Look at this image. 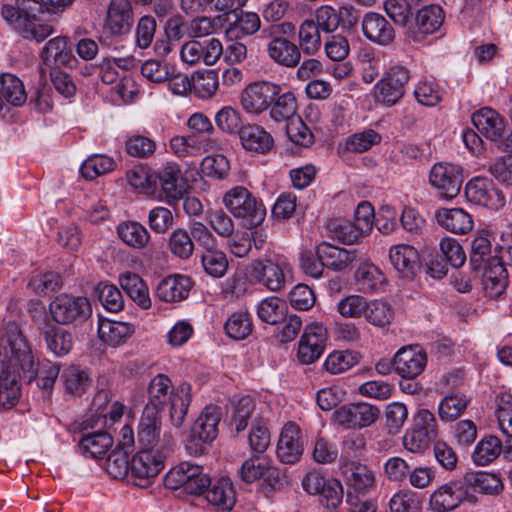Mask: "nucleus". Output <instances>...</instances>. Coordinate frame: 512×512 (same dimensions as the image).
Segmentation results:
<instances>
[{"instance_id":"obj_1","label":"nucleus","mask_w":512,"mask_h":512,"mask_svg":"<svg viewBox=\"0 0 512 512\" xmlns=\"http://www.w3.org/2000/svg\"><path fill=\"white\" fill-rule=\"evenodd\" d=\"M0 360L19 368V376L27 383L33 380L39 388L51 390L60 372V364L45 361L39 364L21 329L15 322L4 325L0 339Z\"/></svg>"},{"instance_id":"obj_2","label":"nucleus","mask_w":512,"mask_h":512,"mask_svg":"<svg viewBox=\"0 0 512 512\" xmlns=\"http://www.w3.org/2000/svg\"><path fill=\"white\" fill-rule=\"evenodd\" d=\"M148 402L144 413L157 414L166 406L169 407V418L175 429H180L190 406L191 385L187 382L173 387L171 379L164 374L154 376L147 388Z\"/></svg>"},{"instance_id":"obj_3","label":"nucleus","mask_w":512,"mask_h":512,"mask_svg":"<svg viewBox=\"0 0 512 512\" xmlns=\"http://www.w3.org/2000/svg\"><path fill=\"white\" fill-rule=\"evenodd\" d=\"M1 15L17 33L27 40H34L39 43L54 32L51 25L42 22L26 6L15 7L5 4L1 8Z\"/></svg>"},{"instance_id":"obj_4","label":"nucleus","mask_w":512,"mask_h":512,"mask_svg":"<svg viewBox=\"0 0 512 512\" xmlns=\"http://www.w3.org/2000/svg\"><path fill=\"white\" fill-rule=\"evenodd\" d=\"M223 203L234 217L246 219L250 226H258L265 219L264 205L243 186H236L227 191Z\"/></svg>"},{"instance_id":"obj_5","label":"nucleus","mask_w":512,"mask_h":512,"mask_svg":"<svg viewBox=\"0 0 512 512\" xmlns=\"http://www.w3.org/2000/svg\"><path fill=\"white\" fill-rule=\"evenodd\" d=\"M164 484L171 490L183 489L186 493L198 495L210 484V478L203 473L201 466L184 461L166 473Z\"/></svg>"},{"instance_id":"obj_6","label":"nucleus","mask_w":512,"mask_h":512,"mask_svg":"<svg viewBox=\"0 0 512 512\" xmlns=\"http://www.w3.org/2000/svg\"><path fill=\"white\" fill-rule=\"evenodd\" d=\"M410 77L409 69L403 65L389 67L374 87L377 101L386 106L398 103L405 95Z\"/></svg>"},{"instance_id":"obj_7","label":"nucleus","mask_w":512,"mask_h":512,"mask_svg":"<svg viewBox=\"0 0 512 512\" xmlns=\"http://www.w3.org/2000/svg\"><path fill=\"white\" fill-rule=\"evenodd\" d=\"M52 319L61 325H69L87 319L92 312L86 297L60 294L49 305Z\"/></svg>"},{"instance_id":"obj_8","label":"nucleus","mask_w":512,"mask_h":512,"mask_svg":"<svg viewBox=\"0 0 512 512\" xmlns=\"http://www.w3.org/2000/svg\"><path fill=\"white\" fill-rule=\"evenodd\" d=\"M178 431L179 429H176L175 434L171 431H164L161 434L156 414L144 413L138 425V442L141 449H161L170 452Z\"/></svg>"},{"instance_id":"obj_9","label":"nucleus","mask_w":512,"mask_h":512,"mask_svg":"<svg viewBox=\"0 0 512 512\" xmlns=\"http://www.w3.org/2000/svg\"><path fill=\"white\" fill-rule=\"evenodd\" d=\"M463 180L462 168L449 162L434 164L429 173L430 184L446 199H453L459 194Z\"/></svg>"},{"instance_id":"obj_10","label":"nucleus","mask_w":512,"mask_h":512,"mask_svg":"<svg viewBox=\"0 0 512 512\" xmlns=\"http://www.w3.org/2000/svg\"><path fill=\"white\" fill-rule=\"evenodd\" d=\"M169 451L161 449H141L130 461V473L138 479L137 485H145L142 482H149L156 477L164 468V463Z\"/></svg>"},{"instance_id":"obj_11","label":"nucleus","mask_w":512,"mask_h":512,"mask_svg":"<svg viewBox=\"0 0 512 512\" xmlns=\"http://www.w3.org/2000/svg\"><path fill=\"white\" fill-rule=\"evenodd\" d=\"M467 200L491 210H499L505 205L503 192L488 178L476 177L465 186Z\"/></svg>"},{"instance_id":"obj_12","label":"nucleus","mask_w":512,"mask_h":512,"mask_svg":"<svg viewBox=\"0 0 512 512\" xmlns=\"http://www.w3.org/2000/svg\"><path fill=\"white\" fill-rule=\"evenodd\" d=\"M246 271L251 282L261 284L271 291H280L285 285L283 267L272 258L254 260L246 267Z\"/></svg>"},{"instance_id":"obj_13","label":"nucleus","mask_w":512,"mask_h":512,"mask_svg":"<svg viewBox=\"0 0 512 512\" xmlns=\"http://www.w3.org/2000/svg\"><path fill=\"white\" fill-rule=\"evenodd\" d=\"M281 87L269 81H257L249 84L241 94V105L246 112L261 113L269 108Z\"/></svg>"},{"instance_id":"obj_14","label":"nucleus","mask_w":512,"mask_h":512,"mask_svg":"<svg viewBox=\"0 0 512 512\" xmlns=\"http://www.w3.org/2000/svg\"><path fill=\"white\" fill-rule=\"evenodd\" d=\"M469 493L462 477L437 488L430 495L429 506L434 512H449L459 507Z\"/></svg>"},{"instance_id":"obj_15","label":"nucleus","mask_w":512,"mask_h":512,"mask_svg":"<svg viewBox=\"0 0 512 512\" xmlns=\"http://www.w3.org/2000/svg\"><path fill=\"white\" fill-rule=\"evenodd\" d=\"M379 413L377 407L359 402L341 406L334 412L333 418L335 423L346 428H363L373 424Z\"/></svg>"},{"instance_id":"obj_16","label":"nucleus","mask_w":512,"mask_h":512,"mask_svg":"<svg viewBox=\"0 0 512 512\" xmlns=\"http://www.w3.org/2000/svg\"><path fill=\"white\" fill-rule=\"evenodd\" d=\"M327 341V330L319 323L306 326L302 334L297 356L301 363L311 364L323 354Z\"/></svg>"},{"instance_id":"obj_17","label":"nucleus","mask_w":512,"mask_h":512,"mask_svg":"<svg viewBox=\"0 0 512 512\" xmlns=\"http://www.w3.org/2000/svg\"><path fill=\"white\" fill-rule=\"evenodd\" d=\"M134 23L132 6L129 0H111L105 19L106 30L115 37L128 34Z\"/></svg>"},{"instance_id":"obj_18","label":"nucleus","mask_w":512,"mask_h":512,"mask_svg":"<svg viewBox=\"0 0 512 512\" xmlns=\"http://www.w3.org/2000/svg\"><path fill=\"white\" fill-rule=\"evenodd\" d=\"M300 428L292 422L287 423L280 433L277 444V457L286 464L298 462L303 453Z\"/></svg>"},{"instance_id":"obj_19","label":"nucleus","mask_w":512,"mask_h":512,"mask_svg":"<svg viewBox=\"0 0 512 512\" xmlns=\"http://www.w3.org/2000/svg\"><path fill=\"white\" fill-rule=\"evenodd\" d=\"M409 26V32L416 40L437 31L444 22V12L438 5H429L417 9Z\"/></svg>"},{"instance_id":"obj_20","label":"nucleus","mask_w":512,"mask_h":512,"mask_svg":"<svg viewBox=\"0 0 512 512\" xmlns=\"http://www.w3.org/2000/svg\"><path fill=\"white\" fill-rule=\"evenodd\" d=\"M426 353L418 346L401 348L394 357L396 372L403 378L412 379L420 375L426 366Z\"/></svg>"},{"instance_id":"obj_21","label":"nucleus","mask_w":512,"mask_h":512,"mask_svg":"<svg viewBox=\"0 0 512 512\" xmlns=\"http://www.w3.org/2000/svg\"><path fill=\"white\" fill-rule=\"evenodd\" d=\"M390 261L403 279L412 280L420 269L418 251L411 245L399 244L389 252Z\"/></svg>"},{"instance_id":"obj_22","label":"nucleus","mask_w":512,"mask_h":512,"mask_svg":"<svg viewBox=\"0 0 512 512\" xmlns=\"http://www.w3.org/2000/svg\"><path fill=\"white\" fill-rule=\"evenodd\" d=\"M364 36L371 42L386 46L393 42L395 31L386 18L375 12H368L364 15L362 22Z\"/></svg>"},{"instance_id":"obj_23","label":"nucleus","mask_w":512,"mask_h":512,"mask_svg":"<svg viewBox=\"0 0 512 512\" xmlns=\"http://www.w3.org/2000/svg\"><path fill=\"white\" fill-rule=\"evenodd\" d=\"M0 363V404L5 409H11L19 402L21 396L19 368L10 366L8 361L0 360Z\"/></svg>"},{"instance_id":"obj_24","label":"nucleus","mask_w":512,"mask_h":512,"mask_svg":"<svg viewBox=\"0 0 512 512\" xmlns=\"http://www.w3.org/2000/svg\"><path fill=\"white\" fill-rule=\"evenodd\" d=\"M222 417L221 409L207 405L192 426V436L203 443H211L218 435V425Z\"/></svg>"},{"instance_id":"obj_25","label":"nucleus","mask_w":512,"mask_h":512,"mask_svg":"<svg viewBox=\"0 0 512 512\" xmlns=\"http://www.w3.org/2000/svg\"><path fill=\"white\" fill-rule=\"evenodd\" d=\"M476 129L491 141H500L505 132V123L501 116L491 108H482L472 115Z\"/></svg>"},{"instance_id":"obj_26","label":"nucleus","mask_w":512,"mask_h":512,"mask_svg":"<svg viewBox=\"0 0 512 512\" xmlns=\"http://www.w3.org/2000/svg\"><path fill=\"white\" fill-rule=\"evenodd\" d=\"M268 40L267 53L275 63L287 68L298 66L301 60V52L298 45L287 38Z\"/></svg>"},{"instance_id":"obj_27","label":"nucleus","mask_w":512,"mask_h":512,"mask_svg":"<svg viewBox=\"0 0 512 512\" xmlns=\"http://www.w3.org/2000/svg\"><path fill=\"white\" fill-rule=\"evenodd\" d=\"M482 285L489 298L499 297L508 285V273L499 259H493L489 265L484 266Z\"/></svg>"},{"instance_id":"obj_28","label":"nucleus","mask_w":512,"mask_h":512,"mask_svg":"<svg viewBox=\"0 0 512 512\" xmlns=\"http://www.w3.org/2000/svg\"><path fill=\"white\" fill-rule=\"evenodd\" d=\"M239 138L245 150L259 154L268 153L274 146L270 133L256 124L245 125L240 130Z\"/></svg>"},{"instance_id":"obj_29","label":"nucleus","mask_w":512,"mask_h":512,"mask_svg":"<svg viewBox=\"0 0 512 512\" xmlns=\"http://www.w3.org/2000/svg\"><path fill=\"white\" fill-rule=\"evenodd\" d=\"M438 224L454 234H466L473 228L472 216L462 208H442L435 213Z\"/></svg>"},{"instance_id":"obj_30","label":"nucleus","mask_w":512,"mask_h":512,"mask_svg":"<svg viewBox=\"0 0 512 512\" xmlns=\"http://www.w3.org/2000/svg\"><path fill=\"white\" fill-rule=\"evenodd\" d=\"M207 501L220 511H230L236 502L235 492L228 478L218 479L204 489Z\"/></svg>"},{"instance_id":"obj_31","label":"nucleus","mask_w":512,"mask_h":512,"mask_svg":"<svg viewBox=\"0 0 512 512\" xmlns=\"http://www.w3.org/2000/svg\"><path fill=\"white\" fill-rule=\"evenodd\" d=\"M191 287V279L187 276H168L158 284L156 295L161 301L177 302L188 296Z\"/></svg>"},{"instance_id":"obj_32","label":"nucleus","mask_w":512,"mask_h":512,"mask_svg":"<svg viewBox=\"0 0 512 512\" xmlns=\"http://www.w3.org/2000/svg\"><path fill=\"white\" fill-rule=\"evenodd\" d=\"M49 351L58 357L67 355L73 347V337L70 332L50 322L40 327Z\"/></svg>"},{"instance_id":"obj_33","label":"nucleus","mask_w":512,"mask_h":512,"mask_svg":"<svg viewBox=\"0 0 512 512\" xmlns=\"http://www.w3.org/2000/svg\"><path fill=\"white\" fill-rule=\"evenodd\" d=\"M346 483L358 493H366L376 484L374 472L366 465L351 462L344 466Z\"/></svg>"},{"instance_id":"obj_34","label":"nucleus","mask_w":512,"mask_h":512,"mask_svg":"<svg viewBox=\"0 0 512 512\" xmlns=\"http://www.w3.org/2000/svg\"><path fill=\"white\" fill-rule=\"evenodd\" d=\"M180 173L177 164L168 163L158 173L154 174V190L160 187L167 198H181L183 186L180 183Z\"/></svg>"},{"instance_id":"obj_35","label":"nucleus","mask_w":512,"mask_h":512,"mask_svg":"<svg viewBox=\"0 0 512 512\" xmlns=\"http://www.w3.org/2000/svg\"><path fill=\"white\" fill-rule=\"evenodd\" d=\"M3 100L13 106H22L27 100L24 84L20 78L11 73L0 75V110L3 108Z\"/></svg>"},{"instance_id":"obj_36","label":"nucleus","mask_w":512,"mask_h":512,"mask_svg":"<svg viewBox=\"0 0 512 512\" xmlns=\"http://www.w3.org/2000/svg\"><path fill=\"white\" fill-rule=\"evenodd\" d=\"M41 59L46 66L71 65L74 57L71 49L67 47L64 37L50 39L41 51Z\"/></svg>"},{"instance_id":"obj_37","label":"nucleus","mask_w":512,"mask_h":512,"mask_svg":"<svg viewBox=\"0 0 512 512\" xmlns=\"http://www.w3.org/2000/svg\"><path fill=\"white\" fill-rule=\"evenodd\" d=\"M318 255L325 261L327 267L335 271L347 268L357 258L356 250H347L327 243L318 246Z\"/></svg>"},{"instance_id":"obj_38","label":"nucleus","mask_w":512,"mask_h":512,"mask_svg":"<svg viewBox=\"0 0 512 512\" xmlns=\"http://www.w3.org/2000/svg\"><path fill=\"white\" fill-rule=\"evenodd\" d=\"M133 333V328L128 323L116 322L108 319L100 320L98 335L105 344L117 347L125 343Z\"/></svg>"},{"instance_id":"obj_39","label":"nucleus","mask_w":512,"mask_h":512,"mask_svg":"<svg viewBox=\"0 0 512 512\" xmlns=\"http://www.w3.org/2000/svg\"><path fill=\"white\" fill-rule=\"evenodd\" d=\"M355 282L359 291L373 293L384 285L385 277L376 265L364 262L358 266L355 272Z\"/></svg>"},{"instance_id":"obj_40","label":"nucleus","mask_w":512,"mask_h":512,"mask_svg":"<svg viewBox=\"0 0 512 512\" xmlns=\"http://www.w3.org/2000/svg\"><path fill=\"white\" fill-rule=\"evenodd\" d=\"M116 230L119 238L133 249H143L150 241L149 231L136 221L121 222Z\"/></svg>"},{"instance_id":"obj_41","label":"nucleus","mask_w":512,"mask_h":512,"mask_svg":"<svg viewBox=\"0 0 512 512\" xmlns=\"http://www.w3.org/2000/svg\"><path fill=\"white\" fill-rule=\"evenodd\" d=\"M107 394L105 392L99 393L93 400V407H95L96 411V419H94V415H91L90 419H86L82 425V430H86L88 428H95L99 425L105 426L107 422V417L111 422H115L119 420L124 411V406L118 402H114L111 409L106 411V408L102 407V401L106 400Z\"/></svg>"},{"instance_id":"obj_42","label":"nucleus","mask_w":512,"mask_h":512,"mask_svg":"<svg viewBox=\"0 0 512 512\" xmlns=\"http://www.w3.org/2000/svg\"><path fill=\"white\" fill-rule=\"evenodd\" d=\"M463 480L467 489L472 488L475 492L494 495L500 493L503 489L501 479L493 473L467 472L463 476Z\"/></svg>"},{"instance_id":"obj_43","label":"nucleus","mask_w":512,"mask_h":512,"mask_svg":"<svg viewBox=\"0 0 512 512\" xmlns=\"http://www.w3.org/2000/svg\"><path fill=\"white\" fill-rule=\"evenodd\" d=\"M470 398L460 392L446 395L438 404V415L443 422L458 419L466 410Z\"/></svg>"},{"instance_id":"obj_44","label":"nucleus","mask_w":512,"mask_h":512,"mask_svg":"<svg viewBox=\"0 0 512 512\" xmlns=\"http://www.w3.org/2000/svg\"><path fill=\"white\" fill-rule=\"evenodd\" d=\"M120 285L125 293L140 307L147 309L151 305L148 287L144 281L134 273H126L120 276Z\"/></svg>"},{"instance_id":"obj_45","label":"nucleus","mask_w":512,"mask_h":512,"mask_svg":"<svg viewBox=\"0 0 512 512\" xmlns=\"http://www.w3.org/2000/svg\"><path fill=\"white\" fill-rule=\"evenodd\" d=\"M492 245L488 232H480L471 243L470 265L474 270H479L489 265L493 259L498 256H491Z\"/></svg>"},{"instance_id":"obj_46","label":"nucleus","mask_w":512,"mask_h":512,"mask_svg":"<svg viewBox=\"0 0 512 512\" xmlns=\"http://www.w3.org/2000/svg\"><path fill=\"white\" fill-rule=\"evenodd\" d=\"M320 29L316 26L314 19H306L298 30V41L300 52L306 55H314L321 48Z\"/></svg>"},{"instance_id":"obj_47","label":"nucleus","mask_w":512,"mask_h":512,"mask_svg":"<svg viewBox=\"0 0 512 512\" xmlns=\"http://www.w3.org/2000/svg\"><path fill=\"white\" fill-rule=\"evenodd\" d=\"M112 445V437L106 431H102L101 425L96 432L84 435L79 443L80 448L93 458H102Z\"/></svg>"},{"instance_id":"obj_48","label":"nucleus","mask_w":512,"mask_h":512,"mask_svg":"<svg viewBox=\"0 0 512 512\" xmlns=\"http://www.w3.org/2000/svg\"><path fill=\"white\" fill-rule=\"evenodd\" d=\"M257 315L263 322L272 325L277 324L285 319L287 304L276 296L267 297L257 305Z\"/></svg>"},{"instance_id":"obj_49","label":"nucleus","mask_w":512,"mask_h":512,"mask_svg":"<svg viewBox=\"0 0 512 512\" xmlns=\"http://www.w3.org/2000/svg\"><path fill=\"white\" fill-rule=\"evenodd\" d=\"M502 451V443L496 436H485L476 445L472 454L474 463L478 466H486L493 462Z\"/></svg>"},{"instance_id":"obj_50","label":"nucleus","mask_w":512,"mask_h":512,"mask_svg":"<svg viewBox=\"0 0 512 512\" xmlns=\"http://www.w3.org/2000/svg\"><path fill=\"white\" fill-rule=\"evenodd\" d=\"M271 468V461L263 454H256L242 464L239 476L245 483H253L264 477Z\"/></svg>"},{"instance_id":"obj_51","label":"nucleus","mask_w":512,"mask_h":512,"mask_svg":"<svg viewBox=\"0 0 512 512\" xmlns=\"http://www.w3.org/2000/svg\"><path fill=\"white\" fill-rule=\"evenodd\" d=\"M270 107V116L276 122L288 123L297 117V101L292 92L279 93Z\"/></svg>"},{"instance_id":"obj_52","label":"nucleus","mask_w":512,"mask_h":512,"mask_svg":"<svg viewBox=\"0 0 512 512\" xmlns=\"http://www.w3.org/2000/svg\"><path fill=\"white\" fill-rule=\"evenodd\" d=\"M384 10L396 25L409 29L416 7L408 0H386L384 2Z\"/></svg>"},{"instance_id":"obj_53","label":"nucleus","mask_w":512,"mask_h":512,"mask_svg":"<svg viewBox=\"0 0 512 512\" xmlns=\"http://www.w3.org/2000/svg\"><path fill=\"white\" fill-rule=\"evenodd\" d=\"M61 380L66 391L72 395L80 396L90 386L88 372L78 366L66 368L61 375Z\"/></svg>"},{"instance_id":"obj_54","label":"nucleus","mask_w":512,"mask_h":512,"mask_svg":"<svg viewBox=\"0 0 512 512\" xmlns=\"http://www.w3.org/2000/svg\"><path fill=\"white\" fill-rule=\"evenodd\" d=\"M261 27V20L254 12H241L236 16L233 24H230L227 34L239 38L256 33Z\"/></svg>"},{"instance_id":"obj_55","label":"nucleus","mask_w":512,"mask_h":512,"mask_svg":"<svg viewBox=\"0 0 512 512\" xmlns=\"http://www.w3.org/2000/svg\"><path fill=\"white\" fill-rule=\"evenodd\" d=\"M201 263L206 273L214 278L224 276L228 268V260L225 253L214 246L205 249L201 257Z\"/></svg>"},{"instance_id":"obj_56","label":"nucleus","mask_w":512,"mask_h":512,"mask_svg":"<svg viewBox=\"0 0 512 512\" xmlns=\"http://www.w3.org/2000/svg\"><path fill=\"white\" fill-rule=\"evenodd\" d=\"M228 337L234 340H243L252 332V322L247 311L233 313L224 326Z\"/></svg>"},{"instance_id":"obj_57","label":"nucleus","mask_w":512,"mask_h":512,"mask_svg":"<svg viewBox=\"0 0 512 512\" xmlns=\"http://www.w3.org/2000/svg\"><path fill=\"white\" fill-rule=\"evenodd\" d=\"M115 168V162L105 155H93L81 165V175L87 180H94L100 175L108 173Z\"/></svg>"},{"instance_id":"obj_58","label":"nucleus","mask_w":512,"mask_h":512,"mask_svg":"<svg viewBox=\"0 0 512 512\" xmlns=\"http://www.w3.org/2000/svg\"><path fill=\"white\" fill-rule=\"evenodd\" d=\"M364 316L372 325L384 327L391 323L394 317V311L389 303L374 300L370 303L367 302V309H365Z\"/></svg>"},{"instance_id":"obj_59","label":"nucleus","mask_w":512,"mask_h":512,"mask_svg":"<svg viewBox=\"0 0 512 512\" xmlns=\"http://www.w3.org/2000/svg\"><path fill=\"white\" fill-rule=\"evenodd\" d=\"M168 247L171 253L180 259H188L194 251L191 235L182 228L175 229L170 234Z\"/></svg>"},{"instance_id":"obj_60","label":"nucleus","mask_w":512,"mask_h":512,"mask_svg":"<svg viewBox=\"0 0 512 512\" xmlns=\"http://www.w3.org/2000/svg\"><path fill=\"white\" fill-rule=\"evenodd\" d=\"M214 120L218 129L227 134H239L244 127L240 112L230 106L221 108Z\"/></svg>"},{"instance_id":"obj_61","label":"nucleus","mask_w":512,"mask_h":512,"mask_svg":"<svg viewBox=\"0 0 512 512\" xmlns=\"http://www.w3.org/2000/svg\"><path fill=\"white\" fill-rule=\"evenodd\" d=\"M231 407L232 423L235 425L236 431L241 432L248 425V420L255 407L254 401L250 396H243L237 400H231Z\"/></svg>"},{"instance_id":"obj_62","label":"nucleus","mask_w":512,"mask_h":512,"mask_svg":"<svg viewBox=\"0 0 512 512\" xmlns=\"http://www.w3.org/2000/svg\"><path fill=\"white\" fill-rule=\"evenodd\" d=\"M202 173L215 180L226 178L230 171V163L222 154L206 156L201 163Z\"/></svg>"},{"instance_id":"obj_63","label":"nucleus","mask_w":512,"mask_h":512,"mask_svg":"<svg viewBox=\"0 0 512 512\" xmlns=\"http://www.w3.org/2000/svg\"><path fill=\"white\" fill-rule=\"evenodd\" d=\"M219 87L218 75L214 71L198 74L192 80V91L201 99L211 98Z\"/></svg>"},{"instance_id":"obj_64","label":"nucleus","mask_w":512,"mask_h":512,"mask_svg":"<svg viewBox=\"0 0 512 512\" xmlns=\"http://www.w3.org/2000/svg\"><path fill=\"white\" fill-rule=\"evenodd\" d=\"M420 505L419 495L409 489L399 490L389 502L391 512H414Z\"/></svg>"}]
</instances>
